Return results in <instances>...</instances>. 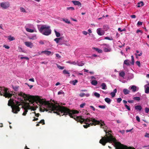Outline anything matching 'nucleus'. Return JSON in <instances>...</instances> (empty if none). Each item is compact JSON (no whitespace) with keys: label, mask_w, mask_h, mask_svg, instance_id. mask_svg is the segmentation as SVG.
<instances>
[{"label":"nucleus","mask_w":149,"mask_h":149,"mask_svg":"<svg viewBox=\"0 0 149 149\" xmlns=\"http://www.w3.org/2000/svg\"><path fill=\"white\" fill-rule=\"evenodd\" d=\"M19 96L23 98H26L31 103L28 104L25 107H23L24 111L22 115L25 116L28 112V109L35 110L38 106H34L35 104H37L40 107L41 110L42 111L48 110L53 111V112L56 113L60 116L68 115L70 117L75 119L77 118L78 121L81 123H83V116H75V114L78 113L77 111L70 110L69 109L64 107H61L58 104H55L49 101L42 99L38 96H34L30 95H26L22 92H18L17 93Z\"/></svg>","instance_id":"nucleus-1"},{"label":"nucleus","mask_w":149,"mask_h":149,"mask_svg":"<svg viewBox=\"0 0 149 149\" xmlns=\"http://www.w3.org/2000/svg\"><path fill=\"white\" fill-rule=\"evenodd\" d=\"M38 28L40 32L44 35L48 36L51 34V30L49 26L46 25H38Z\"/></svg>","instance_id":"nucleus-2"},{"label":"nucleus","mask_w":149,"mask_h":149,"mask_svg":"<svg viewBox=\"0 0 149 149\" xmlns=\"http://www.w3.org/2000/svg\"><path fill=\"white\" fill-rule=\"evenodd\" d=\"M14 100H12V99H10L8 103V105L9 106H11L12 109V111L14 113H17L18 111L20 110V109L19 107V102H15L16 103H15L14 102Z\"/></svg>","instance_id":"nucleus-3"},{"label":"nucleus","mask_w":149,"mask_h":149,"mask_svg":"<svg viewBox=\"0 0 149 149\" xmlns=\"http://www.w3.org/2000/svg\"><path fill=\"white\" fill-rule=\"evenodd\" d=\"M0 94L1 95H3V96H5L6 97L11 98L13 95V97H16V96H17V95H19L18 94H17V93H18V92H17L15 95L13 93H9V92L8 91V89L4 87H0Z\"/></svg>","instance_id":"nucleus-4"},{"label":"nucleus","mask_w":149,"mask_h":149,"mask_svg":"<svg viewBox=\"0 0 149 149\" xmlns=\"http://www.w3.org/2000/svg\"><path fill=\"white\" fill-rule=\"evenodd\" d=\"M10 4L9 2H4L1 3L0 6L3 9H7L10 7Z\"/></svg>","instance_id":"nucleus-5"},{"label":"nucleus","mask_w":149,"mask_h":149,"mask_svg":"<svg viewBox=\"0 0 149 149\" xmlns=\"http://www.w3.org/2000/svg\"><path fill=\"white\" fill-rule=\"evenodd\" d=\"M97 32L98 34L100 36H102L104 33V31L101 28H98L97 30Z\"/></svg>","instance_id":"nucleus-6"},{"label":"nucleus","mask_w":149,"mask_h":149,"mask_svg":"<svg viewBox=\"0 0 149 149\" xmlns=\"http://www.w3.org/2000/svg\"><path fill=\"white\" fill-rule=\"evenodd\" d=\"M129 88H130L132 90V91L134 92L138 91L139 89V88L138 87H137L135 85H132L131 86L129 87Z\"/></svg>","instance_id":"nucleus-7"},{"label":"nucleus","mask_w":149,"mask_h":149,"mask_svg":"<svg viewBox=\"0 0 149 149\" xmlns=\"http://www.w3.org/2000/svg\"><path fill=\"white\" fill-rule=\"evenodd\" d=\"M25 45L27 47L32 48L33 46V43L30 42L26 41L24 42Z\"/></svg>","instance_id":"nucleus-8"},{"label":"nucleus","mask_w":149,"mask_h":149,"mask_svg":"<svg viewBox=\"0 0 149 149\" xmlns=\"http://www.w3.org/2000/svg\"><path fill=\"white\" fill-rule=\"evenodd\" d=\"M145 92L146 93H149V83L145 85L144 86Z\"/></svg>","instance_id":"nucleus-9"},{"label":"nucleus","mask_w":149,"mask_h":149,"mask_svg":"<svg viewBox=\"0 0 149 149\" xmlns=\"http://www.w3.org/2000/svg\"><path fill=\"white\" fill-rule=\"evenodd\" d=\"M72 2L75 5H77L78 6H81V3L79 1H72Z\"/></svg>","instance_id":"nucleus-10"},{"label":"nucleus","mask_w":149,"mask_h":149,"mask_svg":"<svg viewBox=\"0 0 149 149\" xmlns=\"http://www.w3.org/2000/svg\"><path fill=\"white\" fill-rule=\"evenodd\" d=\"M26 30L27 32L30 33H33L34 32H36V29H32L28 28H26Z\"/></svg>","instance_id":"nucleus-11"},{"label":"nucleus","mask_w":149,"mask_h":149,"mask_svg":"<svg viewBox=\"0 0 149 149\" xmlns=\"http://www.w3.org/2000/svg\"><path fill=\"white\" fill-rule=\"evenodd\" d=\"M101 86L102 87V89L106 90L107 89V86L104 83H103L101 84Z\"/></svg>","instance_id":"nucleus-12"},{"label":"nucleus","mask_w":149,"mask_h":149,"mask_svg":"<svg viewBox=\"0 0 149 149\" xmlns=\"http://www.w3.org/2000/svg\"><path fill=\"white\" fill-rule=\"evenodd\" d=\"M116 92H117L116 89H115L114 90L113 92H112L111 93V95L112 97H113L115 96V95L116 93Z\"/></svg>","instance_id":"nucleus-13"},{"label":"nucleus","mask_w":149,"mask_h":149,"mask_svg":"<svg viewBox=\"0 0 149 149\" xmlns=\"http://www.w3.org/2000/svg\"><path fill=\"white\" fill-rule=\"evenodd\" d=\"M93 49L95 50L96 51H97L98 53H101L102 52V50L99 49L98 48L93 47Z\"/></svg>","instance_id":"nucleus-14"},{"label":"nucleus","mask_w":149,"mask_h":149,"mask_svg":"<svg viewBox=\"0 0 149 149\" xmlns=\"http://www.w3.org/2000/svg\"><path fill=\"white\" fill-rule=\"evenodd\" d=\"M123 92L125 95H127L129 94L130 93V91L127 89L125 88L123 90Z\"/></svg>","instance_id":"nucleus-15"},{"label":"nucleus","mask_w":149,"mask_h":149,"mask_svg":"<svg viewBox=\"0 0 149 149\" xmlns=\"http://www.w3.org/2000/svg\"><path fill=\"white\" fill-rule=\"evenodd\" d=\"M51 52L48 51H43L41 52V53H44L48 55H50L51 54Z\"/></svg>","instance_id":"nucleus-16"},{"label":"nucleus","mask_w":149,"mask_h":149,"mask_svg":"<svg viewBox=\"0 0 149 149\" xmlns=\"http://www.w3.org/2000/svg\"><path fill=\"white\" fill-rule=\"evenodd\" d=\"M101 46L102 47V48L104 49L105 48H109V45L104 44L101 45Z\"/></svg>","instance_id":"nucleus-17"},{"label":"nucleus","mask_w":149,"mask_h":149,"mask_svg":"<svg viewBox=\"0 0 149 149\" xmlns=\"http://www.w3.org/2000/svg\"><path fill=\"white\" fill-rule=\"evenodd\" d=\"M105 101L108 104H110L111 100L109 98H106L104 99Z\"/></svg>","instance_id":"nucleus-18"},{"label":"nucleus","mask_w":149,"mask_h":149,"mask_svg":"<svg viewBox=\"0 0 149 149\" xmlns=\"http://www.w3.org/2000/svg\"><path fill=\"white\" fill-rule=\"evenodd\" d=\"M78 82V81L77 80H75L73 81H70V83L74 85H75L76 84V83Z\"/></svg>","instance_id":"nucleus-19"},{"label":"nucleus","mask_w":149,"mask_h":149,"mask_svg":"<svg viewBox=\"0 0 149 149\" xmlns=\"http://www.w3.org/2000/svg\"><path fill=\"white\" fill-rule=\"evenodd\" d=\"M111 49L109 48H105L104 49H103L104 51L105 52H110L111 51Z\"/></svg>","instance_id":"nucleus-20"},{"label":"nucleus","mask_w":149,"mask_h":149,"mask_svg":"<svg viewBox=\"0 0 149 149\" xmlns=\"http://www.w3.org/2000/svg\"><path fill=\"white\" fill-rule=\"evenodd\" d=\"M135 108L136 109L140 111L142 109L140 105L136 106L135 107Z\"/></svg>","instance_id":"nucleus-21"},{"label":"nucleus","mask_w":149,"mask_h":149,"mask_svg":"<svg viewBox=\"0 0 149 149\" xmlns=\"http://www.w3.org/2000/svg\"><path fill=\"white\" fill-rule=\"evenodd\" d=\"M130 61L128 60H126L124 61V64L127 65H130Z\"/></svg>","instance_id":"nucleus-22"},{"label":"nucleus","mask_w":149,"mask_h":149,"mask_svg":"<svg viewBox=\"0 0 149 149\" xmlns=\"http://www.w3.org/2000/svg\"><path fill=\"white\" fill-rule=\"evenodd\" d=\"M119 76L123 78H124L125 76V73L124 72L122 71L119 73Z\"/></svg>","instance_id":"nucleus-23"},{"label":"nucleus","mask_w":149,"mask_h":149,"mask_svg":"<svg viewBox=\"0 0 149 149\" xmlns=\"http://www.w3.org/2000/svg\"><path fill=\"white\" fill-rule=\"evenodd\" d=\"M144 4L143 3V1H140L138 3V6L137 7H140L141 6H142Z\"/></svg>","instance_id":"nucleus-24"},{"label":"nucleus","mask_w":149,"mask_h":149,"mask_svg":"<svg viewBox=\"0 0 149 149\" xmlns=\"http://www.w3.org/2000/svg\"><path fill=\"white\" fill-rule=\"evenodd\" d=\"M91 84L93 85H96L97 84V81L95 80H92L91 82Z\"/></svg>","instance_id":"nucleus-25"},{"label":"nucleus","mask_w":149,"mask_h":149,"mask_svg":"<svg viewBox=\"0 0 149 149\" xmlns=\"http://www.w3.org/2000/svg\"><path fill=\"white\" fill-rule=\"evenodd\" d=\"M77 65L79 66H82L84 65V63H83L81 62H78V61H77Z\"/></svg>","instance_id":"nucleus-26"},{"label":"nucleus","mask_w":149,"mask_h":149,"mask_svg":"<svg viewBox=\"0 0 149 149\" xmlns=\"http://www.w3.org/2000/svg\"><path fill=\"white\" fill-rule=\"evenodd\" d=\"M54 31L57 37H59L60 36V33L57 32L55 29L54 30Z\"/></svg>","instance_id":"nucleus-27"},{"label":"nucleus","mask_w":149,"mask_h":149,"mask_svg":"<svg viewBox=\"0 0 149 149\" xmlns=\"http://www.w3.org/2000/svg\"><path fill=\"white\" fill-rule=\"evenodd\" d=\"M63 21L65 23L68 24H70V22L69 21H68V19H65L64 18L62 19Z\"/></svg>","instance_id":"nucleus-28"},{"label":"nucleus","mask_w":149,"mask_h":149,"mask_svg":"<svg viewBox=\"0 0 149 149\" xmlns=\"http://www.w3.org/2000/svg\"><path fill=\"white\" fill-rule=\"evenodd\" d=\"M20 11L22 13H26V10L25 9L22 7H21L20 8Z\"/></svg>","instance_id":"nucleus-29"},{"label":"nucleus","mask_w":149,"mask_h":149,"mask_svg":"<svg viewBox=\"0 0 149 149\" xmlns=\"http://www.w3.org/2000/svg\"><path fill=\"white\" fill-rule=\"evenodd\" d=\"M63 74H68V76L69 77L70 76L69 72H68V71L67 70H65L63 71Z\"/></svg>","instance_id":"nucleus-30"},{"label":"nucleus","mask_w":149,"mask_h":149,"mask_svg":"<svg viewBox=\"0 0 149 149\" xmlns=\"http://www.w3.org/2000/svg\"><path fill=\"white\" fill-rule=\"evenodd\" d=\"M61 39V38H56L54 39V40L56 42V43H58L59 42L60 40Z\"/></svg>","instance_id":"nucleus-31"},{"label":"nucleus","mask_w":149,"mask_h":149,"mask_svg":"<svg viewBox=\"0 0 149 149\" xmlns=\"http://www.w3.org/2000/svg\"><path fill=\"white\" fill-rule=\"evenodd\" d=\"M131 63L132 65H133L134 64V56L132 55L131 56Z\"/></svg>","instance_id":"nucleus-32"},{"label":"nucleus","mask_w":149,"mask_h":149,"mask_svg":"<svg viewBox=\"0 0 149 149\" xmlns=\"http://www.w3.org/2000/svg\"><path fill=\"white\" fill-rule=\"evenodd\" d=\"M94 95L97 98L100 97V94L97 92H95L94 93Z\"/></svg>","instance_id":"nucleus-33"},{"label":"nucleus","mask_w":149,"mask_h":149,"mask_svg":"<svg viewBox=\"0 0 149 149\" xmlns=\"http://www.w3.org/2000/svg\"><path fill=\"white\" fill-rule=\"evenodd\" d=\"M8 39L10 41H12L15 40L14 38L12 37L11 36H8Z\"/></svg>","instance_id":"nucleus-34"},{"label":"nucleus","mask_w":149,"mask_h":149,"mask_svg":"<svg viewBox=\"0 0 149 149\" xmlns=\"http://www.w3.org/2000/svg\"><path fill=\"white\" fill-rule=\"evenodd\" d=\"M134 77V75L133 74H129L128 77V79H132Z\"/></svg>","instance_id":"nucleus-35"},{"label":"nucleus","mask_w":149,"mask_h":149,"mask_svg":"<svg viewBox=\"0 0 149 149\" xmlns=\"http://www.w3.org/2000/svg\"><path fill=\"white\" fill-rule=\"evenodd\" d=\"M133 99L136 101H139L140 100V98L139 97H134L133 98Z\"/></svg>","instance_id":"nucleus-36"},{"label":"nucleus","mask_w":149,"mask_h":149,"mask_svg":"<svg viewBox=\"0 0 149 149\" xmlns=\"http://www.w3.org/2000/svg\"><path fill=\"white\" fill-rule=\"evenodd\" d=\"M56 65L57 66V68L61 70H63L64 68V67L63 66H61L58 64H56Z\"/></svg>","instance_id":"nucleus-37"},{"label":"nucleus","mask_w":149,"mask_h":149,"mask_svg":"<svg viewBox=\"0 0 149 149\" xmlns=\"http://www.w3.org/2000/svg\"><path fill=\"white\" fill-rule=\"evenodd\" d=\"M37 38L36 36V35H35L34 36H33L32 37L30 38V39H32L33 40H35L37 39Z\"/></svg>","instance_id":"nucleus-38"},{"label":"nucleus","mask_w":149,"mask_h":149,"mask_svg":"<svg viewBox=\"0 0 149 149\" xmlns=\"http://www.w3.org/2000/svg\"><path fill=\"white\" fill-rule=\"evenodd\" d=\"M125 107L126 108L128 109L129 111H130V107L129 106L127 105V104H125Z\"/></svg>","instance_id":"nucleus-39"},{"label":"nucleus","mask_w":149,"mask_h":149,"mask_svg":"<svg viewBox=\"0 0 149 149\" xmlns=\"http://www.w3.org/2000/svg\"><path fill=\"white\" fill-rule=\"evenodd\" d=\"M67 9L68 10H74V8L73 7H67Z\"/></svg>","instance_id":"nucleus-40"},{"label":"nucleus","mask_w":149,"mask_h":149,"mask_svg":"<svg viewBox=\"0 0 149 149\" xmlns=\"http://www.w3.org/2000/svg\"><path fill=\"white\" fill-rule=\"evenodd\" d=\"M46 41L45 40L44 41H42V40H40L39 42V43L41 45H43L44 44L45 42Z\"/></svg>","instance_id":"nucleus-41"},{"label":"nucleus","mask_w":149,"mask_h":149,"mask_svg":"<svg viewBox=\"0 0 149 149\" xmlns=\"http://www.w3.org/2000/svg\"><path fill=\"white\" fill-rule=\"evenodd\" d=\"M145 111L146 113H148L149 111V108L148 107H146L145 108Z\"/></svg>","instance_id":"nucleus-42"},{"label":"nucleus","mask_w":149,"mask_h":149,"mask_svg":"<svg viewBox=\"0 0 149 149\" xmlns=\"http://www.w3.org/2000/svg\"><path fill=\"white\" fill-rule=\"evenodd\" d=\"M122 100V99L121 98H119L117 99V101L118 103H120Z\"/></svg>","instance_id":"nucleus-43"},{"label":"nucleus","mask_w":149,"mask_h":149,"mask_svg":"<svg viewBox=\"0 0 149 149\" xmlns=\"http://www.w3.org/2000/svg\"><path fill=\"white\" fill-rule=\"evenodd\" d=\"M64 94V92H63L62 91H59L58 93V95L63 94Z\"/></svg>","instance_id":"nucleus-44"},{"label":"nucleus","mask_w":149,"mask_h":149,"mask_svg":"<svg viewBox=\"0 0 149 149\" xmlns=\"http://www.w3.org/2000/svg\"><path fill=\"white\" fill-rule=\"evenodd\" d=\"M79 95L81 97H83L85 96V94L84 93H81Z\"/></svg>","instance_id":"nucleus-45"},{"label":"nucleus","mask_w":149,"mask_h":149,"mask_svg":"<svg viewBox=\"0 0 149 149\" xmlns=\"http://www.w3.org/2000/svg\"><path fill=\"white\" fill-rule=\"evenodd\" d=\"M136 63L139 67L140 66V61H136Z\"/></svg>","instance_id":"nucleus-46"},{"label":"nucleus","mask_w":149,"mask_h":149,"mask_svg":"<svg viewBox=\"0 0 149 149\" xmlns=\"http://www.w3.org/2000/svg\"><path fill=\"white\" fill-rule=\"evenodd\" d=\"M39 123H42L43 125L45 124L44 120L43 119L41 120Z\"/></svg>","instance_id":"nucleus-47"},{"label":"nucleus","mask_w":149,"mask_h":149,"mask_svg":"<svg viewBox=\"0 0 149 149\" xmlns=\"http://www.w3.org/2000/svg\"><path fill=\"white\" fill-rule=\"evenodd\" d=\"M71 64L74 65H77V62H76L75 61H71Z\"/></svg>","instance_id":"nucleus-48"},{"label":"nucleus","mask_w":149,"mask_h":149,"mask_svg":"<svg viewBox=\"0 0 149 149\" xmlns=\"http://www.w3.org/2000/svg\"><path fill=\"white\" fill-rule=\"evenodd\" d=\"M145 137L149 138V134L147 133H146L144 135Z\"/></svg>","instance_id":"nucleus-49"},{"label":"nucleus","mask_w":149,"mask_h":149,"mask_svg":"<svg viewBox=\"0 0 149 149\" xmlns=\"http://www.w3.org/2000/svg\"><path fill=\"white\" fill-rule=\"evenodd\" d=\"M98 107L101 109H104L105 108V106L104 105H99Z\"/></svg>","instance_id":"nucleus-50"},{"label":"nucleus","mask_w":149,"mask_h":149,"mask_svg":"<svg viewBox=\"0 0 149 149\" xmlns=\"http://www.w3.org/2000/svg\"><path fill=\"white\" fill-rule=\"evenodd\" d=\"M23 58L25 59H26L27 60H29V58L28 57H20V59H23Z\"/></svg>","instance_id":"nucleus-51"},{"label":"nucleus","mask_w":149,"mask_h":149,"mask_svg":"<svg viewBox=\"0 0 149 149\" xmlns=\"http://www.w3.org/2000/svg\"><path fill=\"white\" fill-rule=\"evenodd\" d=\"M19 88L18 86H15L13 88V89L15 90V91H17L18 90Z\"/></svg>","instance_id":"nucleus-52"},{"label":"nucleus","mask_w":149,"mask_h":149,"mask_svg":"<svg viewBox=\"0 0 149 149\" xmlns=\"http://www.w3.org/2000/svg\"><path fill=\"white\" fill-rule=\"evenodd\" d=\"M142 22H139V21L137 24V25L138 26H139V25H142Z\"/></svg>","instance_id":"nucleus-53"},{"label":"nucleus","mask_w":149,"mask_h":149,"mask_svg":"<svg viewBox=\"0 0 149 149\" xmlns=\"http://www.w3.org/2000/svg\"><path fill=\"white\" fill-rule=\"evenodd\" d=\"M104 39H105L108 40H112V38H109V37H105L104 38Z\"/></svg>","instance_id":"nucleus-54"},{"label":"nucleus","mask_w":149,"mask_h":149,"mask_svg":"<svg viewBox=\"0 0 149 149\" xmlns=\"http://www.w3.org/2000/svg\"><path fill=\"white\" fill-rule=\"evenodd\" d=\"M136 119L137 121H138L139 122L140 121V119L139 118V117L138 116H136Z\"/></svg>","instance_id":"nucleus-55"},{"label":"nucleus","mask_w":149,"mask_h":149,"mask_svg":"<svg viewBox=\"0 0 149 149\" xmlns=\"http://www.w3.org/2000/svg\"><path fill=\"white\" fill-rule=\"evenodd\" d=\"M85 104L84 103H83L80 104V107L81 108H83L84 107L85 105Z\"/></svg>","instance_id":"nucleus-56"},{"label":"nucleus","mask_w":149,"mask_h":149,"mask_svg":"<svg viewBox=\"0 0 149 149\" xmlns=\"http://www.w3.org/2000/svg\"><path fill=\"white\" fill-rule=\"evenodd\" d=\"M82 33L84 34L85 35H86L88 34V32H86V31H82Z\"/></svg>","instance_id":"nucleus-57"},{"label":"nucleus","mask_w":149,"mask_h":149,"mask_svg":"<svg viewBox=\"0 0 149 149\" xmlns=\"http://www.w3.org/2000/svg\"><path fill=\"white\" fill-rule=\"evenodd\" d=\"M56 56L59 58H61V56L58 54H56Z\"/></svg>","instance_id":"nucleus-58"},{"label":"nucleus","mask_w":149,"mask_h":149,"mask_svg":"<svg viewBox=\"0 0 149 149\" xmlns=\"http://www.w3.org/2000/svg\"><path fill=\"white\" fill-rule=\"evenodd\" d=\"M3 47H4L5 48L7 49H8L10 47L8 46H7L6 45H3Z\"/></svg>","instance_id":"nucleus-59"},{"label":"nucleus","mask_w":149,"mask_h":149,"mask_svg":"<svg viewBox=\"0 0 149 149\" xmlns=\"http://www.w3.org/2000/svg\"><path fill=\"white\" fill-rule=\"evenodd\" d=\"M97 56L96 55H95V54H93L90 57V58L92 59H93V57H97Z\"/></svg>","instance_id":"nucleus-60"},{"label":"nucleus","mask_w":149,"mask_h":149,"mask_svg":"<svg viewBox=\"0 0 149 149\" xmlns=\"http://www.w3.org/2000/svg\"><path fill=\"white\" fill-rule=\"evenodd\" d=\"M128 102L130 103H133L134 102V101L133 100H128Z\"/></svg>","instance_id":"nucleus-61"},{"label":"nucleus","mask_w":149,"mask_h":149,"mask_svg":"<svg viewBox=\"0 0 149 149\" xmlns=\"http://www.w3.org/2000/svg\"><path fill=\"white\" fill-rule=\"evenodd\" d=\"M131 17L132 18H136V15H131Z\"/></svg>","instance_id":"nucleus-62"},{"label":"nucleus","mask_w":149,"mask_h":149,"mask_svg":"<svg viewBox=\"0 0 149 149\" xmlns=\"http://www.w3.org/2000/svg\"><path fill=\"white\" fill-rule=\"evenodd\" d=\"M29 80L32 82H34V79L33 78L30 79H29Z\"/></svg>","instance_id":"nucleus-63"},{"label":"nucleus","mask_w":149,"mask_h":149,"mask_svg":"<svg viewBox=\"0 0 149 149\" xmlns=\"http://www.w3.org/2000/svg\"><path fill=\"white\" fill-rule=\"evenodd\" d=\"M90 107L92 108L93 110V111H95V108L94 107L92 106H90Z\"/></svg>","instance_id":"nucleus-64"}]
</instances>
